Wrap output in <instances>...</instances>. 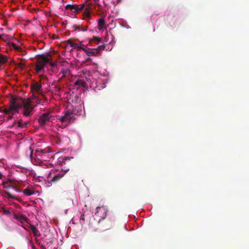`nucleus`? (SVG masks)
<instances>
[{"label":"nucleus","instance_id":"nucleus-32","mask_svg":"<svg viewBox=\"0 0 249 249\" xmlns=\"http://www.w3.org/2000/svg\"><path fill=\"white\" fill-rule=\"evenodd\" d=\"M73 29H74V30H78V29H81V27L80 25L79 26H77V25H74L73 26Z\"/></svg>","mask_w":249,"mask_h":249},{"label":"nucleus","instance_id":"nucleus-31","mask_svg":"<svg viewBox=\"0 0 249 249\" xmlns=\"http://www.w3.org/2000/svg\"><path fill=\"white\" fill-rule=\"evenodd\" d=\"M17 65L20 69H23L24 67V65L22 63H19L17 64Z\"/></svg>","mask_w":249,"mask_h":249},{"label":"nucleus","instance_id":"nucleus-22","mask_svg":"<svg viewBox=\"0 0 249 249\" xmlns=\"http://www.w3.org/2000/svg\"><path fill=\"white\" fill-rule=\"evenodd\" d=\"M3 112L6 114L13 115V114L15 113L13 110L10 109V106H9V108H5L3 110Z\"/></svg>","mask_w":249,"mask_h":249},{"label":"nucleus","instance_id":"nucleus-39","mask_svg":"<svg viewBox=\"0 0 249 249\" xmlns=\"http://www.w3.org/2000/svg\"><path fill=\"white\" fill-rule=\"evenodd\" d=\"M2 176V175L1 174H0V178H1Z\"/></svg>","mask_w":249,"mask_h":249},{"label":"nucleus","instance_id":"nucleus-12","mask_svg":"<svg viewBox=\"0 0 249 249\" xmlns=\"http://www.w3.org/2000/svg\"><path fill=\"white\" fill-rule=\"evenodd\" d=\"M71 159H73V157H64L62 158H60L59 159V161L61 163V165H66L68 163L70 160Z\"/></svg>","mask_w":249,"mask_h":249},{"label":"nucleus","instance_id":"nucleus-11","mask_svg":"<svg viewBox=\"0 0 249 249\" xmlns=\"http://www.w3.org/2000/svg\"><path fill=\"white\" fill-rule=\"evenodd\" d=\"M66 174V172L62 170L60 171L58 174L54 175L52 179V181L55 182L57 181L60 179Z\"/></svg>","mask_w":249,"mask_h":249},{"label":"nucleus","instance_id":"nucleus-30","mask_svg":"<svg viewBox=\"0 0 249 249\" xmlns=\"http://www.w3.org/2000/svg\"><path fill=\"white\" fill-rule=\"evenodd\" d=\"M80 222L82 223L81 221H83V222L82 223H84V221H85V215L84 214H82L80 216Z\"/></svg>","mask_w":249,"mask_h":249},{"label":"nucleus","instance_id":"nucleus-4","mask_svg":"<svg viewBox=\"0 0 249 249\" xmlns=\"http://www.w3.org/2000/svg\"><path fill=\"white\" fill-rule=\"evenodd\" d=\"M52 60V56L51 54L48 53L46 55L40 54L38 55L37 57L36 63L35 67V70L37 73H39L40 71L43 70L45 67V65L48 63L50 62V65L53 67L56 66V63L51 62Z\"/></svg>","mask_w":249,"mask_h":249},{"label":"nucleus","instance_id":"nucleus-27","mask_svg":"<svg viewBox=\"0 0 249 249\" xmlns=\"http://www.w3.org/2000/svg\"><path fill=\"white\" fill-rule=\"evenodd\" d=\"M97 49V50L98 51V54H100V52L101 51H102V50H104L105 49V46L103 45H100V46H99L97 48H96Z\"/></svg>","mask_w":249,"mask_h":249},{"label":"nucleus","instance_id":"nucleus-29","mask_svg":"<svg viewBox=\"0 0 249 249\" xmlns=\"http://www.w3.org/2000/svg\"><path fill=\"white\" fill-rule=\"evenodd\" d=\"M12 46L15 50H17L18 51H20V50H21V48L20 47L17 46L14 43L12 44Z\"/></svg>","mask_w":249,"mask_h":249},{"label":"nucleus","instance_id":"nucleus-13","mask_svg":"<svg viewBox=\"0 0 249 249\" xmlns=\"http://www.w3.org/2000/svg\"><path fill=\"white\" fill-rule=\"evenodd\" d=\"M36 165H39L42 167L44 168H50L53 167V164L48 162V161H45L42 162L40 164H35Z\"/></svg>","mask_w":249,"mask_h":249},{"label":"nucleus","instance_id":"nucleus-17","mask_svg":"<svg viewBox=\"0 0 249 249\" xmlns=\"http://www.w3.org/2000/svg\"><path fill=\"white\" fill-rule=\"evenodd\" d=\"M29 124V122H23L21 120L17 122L18 127L19 128H25Z\"/></svg>","mask_w":249,"mask_h":249},{"label":"nucleus","instance_id":"nucleus-1","mask_svg":"<svg viewBox=\"0 0 249 249\" xmlns=\"http://www.w3.org/2000/svg\"><path fill=\"white\" fill-rule=\"evenodd\" d=\"M35 106L32 104L30 98H12L10 101V109L14 112H18L22 109V114L24 117H29L33 114Z\"/></svg>","mask_w":249,"mask_h":249},{"label":"nucleus","instance_id":"nucleus-21","mask_svg":"<svg viewBox=\"0 0 249 249\" xmlns=\"http://www.w3.org/2000/svg\"><path fill=\"white\" fill-rule=\"evenodd\" d=\"M66 42L67 44L70 45V46L72 48L76 49V48L79 47V45L78 44L72 42V41L70 39H68Z\"/></svg>","mask_w":249,"mask_h":249},{"label":"nucleus","instance_id":"nucleus-24","mask_svg":"<svg viewBox=\"0 0 249 249\" xmlns=\"http://www.w3.org/2000/svg\"><path fill=\"white\" fill-rule=\"evenodd\" d=\"M101 38L98 36H93L91 39V41L99 43L101 41Z\"/></svg>","mask_w":249,"mask_h":249},{"label":"nucleus","instance_id":"nucleus-3","mask_svg":"<svg viewBox=\"0 0 249 249\" xmlns=\"http://www.w3.org/2000/svg\"><path fill=\"white\" fill-rule=\"evenodd\" d=\"M30 157L32 162L35 164H40L45 161H49L52 156L49 149L37 148L34 154L32 150L31 151Z\"/></svg>","mask_w":249,"mask_h":249},{"label":"nucleus","instance_id":"nucleus-38","mask_svg":"<svg viewBox=\"0 0 249 249\" xmlns=\"http://www.w3.org/2000/svg\"><path fill=\"white\" fill-rule=\"evenodd\" d=\"M91 60V58L90 57H88L86 59V61H90Z\"/></svg>","mask_w":249,"mask_h":249},{"label":"nucleus","instance_id":"nucleus-9","mask_svg":"<svg viewBox=\"0 0 249 249\" xmlns=\"http://www.w3.org/2000/svg\"><path fill=\"white\" fill-rule=\"evenodd\" d=\"M83 51L89 56H97L98 55V51L96 49H83Z\"/></svg>","mask_w":249,"mask_h":249},{"label":"nucleus","instance_id":"nucleus-19","mask_svg":"<svg viewBox=\"0 0 249 249\" xmlns=\"http://www.w3.org/2000/svg\"><path fill=\"white\" fill-rule=\"evenodd\" d=\"M23 192L27 196H31L35 193L34 190L30 188H26L23 191Z\"/></svg>","mask_w":249,"mask_h":249},{"label":"nucleus","instance_id":"nucleus-25","mask_svg":"<svg viewBox=\"0 0 249 249\" xmlns=\"http://www.w3.org/2000/svg\"><path fill=\"white\" fill-rule=\"evenodd\" d=\"M85 14L86 15L87 18L89 19L90 18V12L89 8H86L85 10Z\"/></svg>","mask_w":249,"mask_h":249},{"label":"nucleus","instance_id":"nucleus-15","mask_svg":"<svg viewBox=\"0 0 249 249\" xmlns=\"http://www.w3.org/2000/svg\"><path fill=\"white\" fill-rule=\"evenodd\" d=\"M65 8L66 9H70L73 12L77 13V6L76 4H67Z\"/></svg>","mask_w":249,"mask_h":249},{"label":"nucleus","instance_id":"nucleus-16","mask_svg":"<svg viewBox=\"0 0 249 249\" xmlns=\"http://www.w3.org/2000/svg\"><path fill=\"white\" fill-rule=\"evenodd\" d=\"M8 61L6 55L0 53V68Z\"/></svg>","mask_w":249,"mask_h":249},{"label":"nucleus","instance_id":"nucleus-5","mask_svg":"<svg viewBox=\"0 0 249 249\" xmlns=\"http://www.w3.org/2000/svg\"><path fill=\"white\" fill-rule=\"evenodd\" d=\"M75 113L71 109H68L63 116H59V120L62 123H65V126L69 124L73 123Z\"/></svg>","mask_w":249,"mask_h":249},{"label":"nucleus","instance_id":"nucleus-23","mask_svg":"<svg viewBox=\"0 0 249 249\" xmlns=\"http://www.w3.org/2000/svg\"><path fill=\"white\" fill-rule=\"evenodd\" d=\"M5 194L6 195L7 197L8 198H13V199H16V196L13 194H12L11 193L8 192H6Z\"/></svg>","mask_w":249,"mask_h":249},{"label":"nucleus","instance_id":"nucleus-18","mask_svg":"<svg viewBox=\"0 0 249 249\" xmlns=\"http://www.w3.org/2000/svg\"><path fill=\"white\" fill-rule=\"evenodd\" d=\"M105 25V21L104 18H100L99 19L98 22V29L99 30L103 29L104 28Z\"/></svg>","mask_w":249,"mask_h":249},{"label":"nucleus","instance_id":"nucleus-34","mask_svg":"<svg viewBox=\"0 0 249 249\" xmlns=\"http://www.w3.org/2000/svg\"><path fill=\"white\" fill-rule=\"evenodd\" d=\"M76 49H77L78 50H83V49H86L85 48L82 47L81 46H79V47L76 48Z\"/></svg>","mask_w":249,"mask_h":249},{"label":"nucleus","instance_id":"nucleus-35","mask_svg":"<svg viewBox=\"0 0 249 249\" xmlns=\"http://www.w3.org/2000/svg\"><path fill=\"white\" fill-rule=\"evenodd\" d=\"M35 100H36V102L38 103V104H40V101H39V99L38 97H35Z\"/></svg>","mask_w":249,"mask_h":249},{"label":"nucleus","instance_id":"nucleus-10","mask_svg":"<svg viewBox=\"0 0 249 249\" xmlns=\"http://www.w3.org/2000/svg\"><path fill=\"white\" fill-rule=\"evenodd\" d=\"M32 89L33 91L40 93L41 91V85L40 83L36 82L32 86Z\"/></svg>","mask_w":249,"mask_h":249},{"label":"nucleus","instance_id":"nucleus-33","mask_svg":"<svg viewBox=\"0 0 249 249\" xmlns=\"http://www.w3.org/2000/svg\"><path fill=\"white\" fill-rule=\"evenodd\" d=\"M39 77H40V79L41 80H43V79H47V77L45 75H40L39 76Z\"/></svg>","mask_w":249,"mask_h":249},{"label":"nucleus","instance_id":"nucleus-8","mask_svg":"<svg viewBox=\"0 0 249 249\" xmlns=\"http://www.w3.org/2000/svg\"><path fill=\"white\" fill-rule=\"evenodd\" d=\"M14 218L18 220L21 223L24 222H28L29 219L24 214L20 213H15L14 214Z\"/></svg>","mask_w":249,"mask_h":249},{"label":"nucleus","instance_id":"nucleus-28","mask_svg":"<svg viewBox=\"0 0 249 249\" xmlns=\"http://www.w3.org/2000/svg\"><path fill=\"white\" fill-rule=\"evenodd\" d=\"M68 71H69V69H65V70L64 69V70H61L60 73H62V77L65 76L66 74H67V73Z\"/></svg>","mask_w":249,"mask_h":249},{"label":"nucleus","instance_id":"nucleus-26","mask_svg":"<svg viewBox=\"0 0 249 249\" xmlns=\"http://www.w3.org/2000/svg\"><path fill=\"white\" fill-rule=\"evenodd\" d=\"M77 8L78 9H77V13L79 12V11H81L82 10H83L84 7H85V4H80V5H77Z\"/></svg>","mask_w":249,"mask_h":249},{"label":"nucleus","instance_id":"nucleus-20","mask_svg":"<svg viewBox=\"0 0 249 249\" xmlns=\"http://www.w3.org/2000/svg\"><path fill=\"white\" fill-rule=\"evenodd\" d=\"M63 139L62 136L60 135V134L57 133L56 135L54 138V140L57 144H59L62 142Z\"/></svg>","mask_w":249,"mask_h":249},{"label":"nucleus","instance_id":"nucleus-41","mask_svg":"<svg viewBox=\"0 0 249 249\" xmlns=\"http://www.w3.org/2000/svg\"><path fill=\"white\" fill-rule=\"evenodd\" d=\"M81 30H82V31H86V30H83V29H81Z\"/></svg>","mask_w":249,"mask_h":249},{"label":"nucleus","instance_id":"nucleus-2","mask_svg":"<svg viewBox=\"0 0 249 249\" xmlns=\"http://www.w3.org/2000/svg\"><path fill=\"white\" fill-rule=\"evenodd\" d=\"M96 210L95 214L99 215L100 212L103 213V215L101 216L102 219H100L98 222L96 223L97 225V227H93L91 225H90V228L92 229V230L93 231H96L98 230L105 231L110 229L115 221V217L113 214H111L109 221L107 220L105 221L104 219L106 218L108 211L107 209L105 207H97L96 208Z\"/></svg>","mask_w":249,"mask_h":249},{"label":"nucleus","instance_id":"nucleus-40","mask_svg":"<svg viewBox=\"0 0 249 249\" xmlns=\"http://www.w3.org/2000/svg\"><path fill=\"white\" fill-rule=\"evenodd\" d=\"M2 38V36L0 34V40Z\"/></svg>","mask_w":249,"mask_h":249},{"label":"nucleus","instance_id":"nucleus-37","mask_svg":"<svg viewBox=\"0 0 249 249\" xmlns=\"http://www.w3.org/2000/svg\"><path fill=\"white\" fill-rule=\"evenodd\" d=\"M80 83L81 84H83L84 83L83 81H81V80H79V81H77L76 82V84H77V83Z\"/></svg>","mask_w":249,"mask_h":249},{"label":"nucleus","instance_id":"nucleus-7","mask_svg":"<svg viewBox=\"0 0 249 249\" xmlns=\"http://www.w3.org/2000/svg\"><path fill=\"white\" fill-rule=\"evenodd\" d=\"M52 117L50 112H46L42 114L38 119V123L40 125L43 126L45 125L47 122L50 121V118Z\"/></svg>","mask_w":249,"mask_h":249},{"label":"nucleus","instance_id":"nucleus-14","mask_svg":"<svg viewBox=\"0 0 249 249\" xmlns=\"http://www.w3.org/2000/svg\"><path fill=\"white\" fill-rule=\"evenodd\" d=\"M30 228L32 230L33 233L35 236L39 237L40 236V233L39 231L34 225L30 224Z\"/></svg>","mask_w":249,"mask_h":249},{"label":"nucleus","instance_id":"nucleus-42","mask_svg":"<svg viewBox=\"0 0 249 249\" xmlns=\"http://www.w3.org/2000/svg\"><path fill=\"white\" fill-rule=\"evenodd\" d=\"M44 249H45V248H44Z\"/></svg>","mask_w":249,"mask_h":249},{"label":"nucleus","instance_id":"nucleus-36","mask_svg":"<svg viewBox=\"0 0 249 249\" xmlns=\"http://www.w3.org/2000/svg\"><path fill=\"white\" fill-rule=\"evenodd\" d=\"M4 213L5 214H8V213H10V212H9V211H8V210H4Z\"/></svg>","mask_w":249,"mask_h":249},{"label":"nucleus","instance_id":"nucleus-6","mask_svg":"<svg viewBox=\"0 0 249 249\" xmlns=\"http://www.w3.org/2000/svg\"><path fill=\"white\" fill-rule=\"evenodd\" d=\"M20 182L16 180L8 178L2 183V185L5 189L13 188L18 192H20L21 190L18 188L19 186Z\"/></svg>","mask_w":249,"mask_h":249}]
</instances>
